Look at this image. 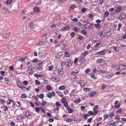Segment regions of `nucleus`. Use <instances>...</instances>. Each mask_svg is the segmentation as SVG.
I'll return each instance as SVG.
<instances>
[{"label": "nucleus", "instance_id": "obj_47", "mask_svg": "<svg viewBox=\"0 0 126 126\" xmlns=\"http://www.w3.org/2000/svg\"><path fill=\"white\" fill-rule=\"evenodd\" d=\"M51 88V86L50 85H48L47 87V88L48 90H50Z\"/></svg>", "mask_w": 126, "mask_h": 126}, {"label": "nucleus", "instance_id": "obj_15", "mask_svg": "<svg viewBox=\"0 0 126 126\" xmlns=\"http://www.w3.org/2000/svg\"><path fill=\"white\" fill-rule=\"evenodd\" d=\"M3 108V109L4 111H6L8 110V108L6 106H4L3 107H1V108Z\"/></svg>", "mask_w": 126, "mask_h": 126}, {"label": "nucleus", "instance_id": "obj_17", "mask_svg": "<svg viewBox=\"0 0 126 126\" xmlns=\"http://www.w3.org/2000/svg\"><path fill=\"white\" fill-rule=\"evenodd\" d=\"M102 60L103 59H102L100 58H99L97 60L96 62L98 63H100L102 62Z\"/></svg>", "mask_w": 126, "mask_h": 126}, {"label": "nucleus", "instance_id": "obj_61", "mask_svg": "<svg viewBox=\"0 0 126 126\" xmlns=\"http://www.w3.org/2000/svg\"><path fill=\"white\" fill-rule=\"evenodd\" d=\"M48 70L49 71H51L53 68V66H48Z\"/></svg>", "mask_w": 126, "mask_h": 126}, {"label": "nucleus", "instance_id": "obj_18", "mask_svg": "<svg viewBox=\"0 0 126 126\" xmlns=\"http://www.w3.org/2000/svg\"><path fill=\"white\" fill-rule=\"evenodd\" d=\"M77 7V6L75 5V4H73L70 7V8L72 9H74L75 8Z\"/></svg>", "mask_w": 126, "mask_h": 126}, {"label": "nucleus", "instance_id": "obj_64", "mask_svg": "<svg viewBox=\"0 0 126 126\" xmlns=\"http://www.w3.org/2000/svg\"><path fill=\"white\" fill-rule=\"evenodd\" d=\"M38 62V59L36 58L34 59L32 61V62L36 63Z\"/></svg>", "mask_w": 126, "mask_h": 126}, {"label": "nucleus", "instance_id": "obj_35", "mask_svg": "<svg viewBox=\"0 0 126 126\" xmlns=\"http://www.w3.org/2000/svg\"><path fill=\"white\" fill-rule=\"evenodd\" d=\"M67 109L68 110V112L70 113H72L73 111V110L72 109H69V108H67Z\"/></svg>", "mask_w": 126, "mask_h": 126}, {"label": "nucleus", "instance_id": "obj_12", "mask_svg": "<svg viewBox=\"0 0 126 126\" xmlns=\"http://www.w3.org/2000/svg\"><path fill=\"white\" fill-rule=\"evenodd\" d=\"M96 94V92H91L90 93V96L91 97H93Z\"/></svg>", "mask_w": 126, "mask_h": 126}, {"label": "nucleus", "instance_id": "obj_21", "mask_svg": "<svg viewBox=\"0 0 126 126\" xmlns=\"http://www.w3.org/2000/svg\"><path fill=\"white\" fill-rule=\"evenodd\" d=\"M2 10H4L6 12H10L8 9L6 8V7H4L2 8Z\"/></svg>", "mask_w": 126, "mask_h": 126}, {"label": "nucleus", "instance_id": "obj_45", "mask_svg": "<svg viewBox=\"0 0 126 126\" xmlns=\"http://www.w3.org/2000/svg\"><path fill=\"white\" fill-rule=\"evenodd\" d=\"M90 71V69L89 68H88L86 69L85 71V72L86 73H88Z\"/></svg>", "mask_w": 126, "mask_h": 126}, {"label": "nucleus", "instance_id": "obj_62", "mask_svg": "<svg viewBox=\"0 0 126 126\" xmlns=\"http://www.w3.org/2000/svg\"><path fill=\"white\" fill-rule=\"evenodd\" d=\"M72 120H73V119H70V118H69V119H67V120L66 122H70L72 121Z\"/></svg>", "mask_w": 126, "mask_h": 126}, {"label": "nucleus", "instance_id": "obj_43", "mask_svg": "<svg viewBox=\"0 0 126 126\" xmlns=\"http://www.w3.org/2000/svg\"><path fill=\"white\" fill-rule=\"evenodd\" d=\"M94 25L93 24L90 25L89 26V28L90 29H93L94 28Z\"/></svg>", "mask_w": 126, "mask_h": 126}, {"label": "nucleus", "instance_id": "obj_25", "mask_svg": "<svg viewBox=\"0 0 126 126\" xmlns=\"http://www.w3.org/2000/svg\"><path fill=\"white\" fill-rule=\"evenodd\" d=\"M18 86L20 88L22 89L23 90H24V88H25V87L24 86H21L19 85L18 83L17 84Z\"/></svg>", "mask_w": 126, "mask_h": 126}, {"label": "nucleus", "instance_id": "obj_11", "mask_svg": "<svg viewBox=\"0 0 126 126\" xmlns=\"http://www.w3.org/2000/svg\"><path fill=\"white\" fill-rule=\"evenodd\" d=\"M79 84L81 86L83 87L85 85V82L83 81H81L79 83Z\"/></svg>", "mask_w": 126, "mask_h": 126}, {"label": "nucleus", "instance_id": "obj_60", "mask_svg": "<svg viewBox=\"0 0 126 126\" xmlns=\"http://www.w3.org/2000/svg\"><path fill=\"white\" fill-rule=\"evenodd\" d=\"M26 10L25 9H24L22 11V13L21 14L22 15L23 14H25L26 13Z\"/></svg>", "mask_w": 126, "mask_h": 126}, {"label": "nucleus", "instance_id": "obj_48", "mask_svg": "<svg viewBox=\"0 0 126 126\" xmlns=\"http://www.w3.org/2000/svg\"><path fill=\"white\" fill-rule=\"evenodd\" d=\"M56 106H60L61 104H59V102H57L56 103Z\"/></svg>", "mask_w": 126, "mask_h": 126}, {"label": "nucleus", "instance_id": "obj_42", "mask_svg": "<svg viewBox=\"0 0 126 126\" xmlns=\"http://www.w3.org/2000/svg\"><path fill=\"white\" fill-rule=\"evenodd\" d=\"M97 71L98 72H100L102 73H104L105 72L104 70H98Z\"/></svg>", "mask_w": 126, "mask_h": 126}, {"label": "nucleus", "instance_id": "obj_26", "mask_svg": "<svg viewBox=\"0 0 126 126\" xmlns=\"http://www.w3.org/2000/svg\"><path fill=\"white\" fill-rule=\"evenodd\" d=\"M91 77L92 78H93L94 79H96L97 78V77L96 76H95V75L94 74H92L91 75Z\"/></svg>", "mask_w": 126, "mask_h": 126}, {"label": "nucleus", "instance_id": "obj_40", "mask_svg": "<svg viewBox=\"0 0 126 126\" xmlns=\"http://www.w3.org/2000/svg\"><path fill=\"white\" fill-rule=\"evenodd\" d=\"M34 73V71L32 69H31L30 71L29 72V74L30 75Z\"/></svg>", "mask_w": 126, "mask_h": 126}, {"label": "nucleus", "instance_id": "obj_28", "mask_svg": "<svg viewBox=\"0 0 126 126\" xmlns=\"http://www.w3.org/2000/svg\"><path fill=\"white\" fill-rule=\"evenodd\" d=\"M34 25V24L33 23H31L30 24H29V27L31 28H32V27H33Z\"/></svg>", "mask_w": 126, "mask_h": 126}, {"label": "nucleus", "instance_id": "obj_51", "mask_svg": "<svg viewBox=\"0 0 126 126\" xmlns=\"http://www.w3.org/2000/svg\"><path fill=\"white\" fill-rule=\"evenodd\" d=\"M109 117V115L108 114L105 115L104 116V117L105 119L107 118L108 117Z\"/></svg>", "mask_w": 126, "mask_h": 126}, {"label": "nucleus", "instance_id": "obj_34", "mask_svg": "<svg viewBox=\"0 0 126 126\" xmlns=\"http://www.w3.org/2000/svg\"><path fill=\"white\" fill-rule=\"evenodd\" d=\"M39 97L41 99H42L44 97V95L43 94H41L39 95Z\"/></svg>", "mask_w": 126, "mask_h": 126}, {"label": "nucleus", "instance_id": "obj_50", "mask_svg": "<svg viewBox=\"0 0 126 126\" xmlns=\"http://www.w3.org/2000/svg\"><path fill=\"white\" fill-rule=\"evenodd\" d=\"M116 123L117 124H118V123H120L121 125H122V126L123 124V123L121 121H117L116 122Z\"/></svg>", "mask_w": 126, "mask_h": 126}, {"label": "nucleus", "instance_id": "obj_46", "mask_svg": "<svg viewBox=\"0 0 126 126\" xmlns=\"http://www.w3.org/2000/svg\"><path fill=\"white\" fill-rule=\"evenodd\" d=\"M66 64V63L65 61L61 63V65L62 66H65Z\"/></svg>", "mask_w": 126, "mask_h": 126}, {"label": "nucleus", "instance_id": "obj_30", "mask_svg": "<svg viewBox=\"0 0 126 126\" xmlns=\"http://www.w3.org/2000/svg\"><path fill=\"white\" fill-rule=\"evenodd\" d=\"M94 26L97 29H99L100 27V25L99 24H95Z\"/></svg>", "mask_w": 126, "mask_h": 126}, {"label": "nucleus", "instance_id": "obj_57", "mask_svg": "<svg viewBox=\"0 0 126 126\" xmlns=\"http://www.w3.org/2000/svg\"><path fill=\"white\" fill-rule=\"evenodd\" d=\"M39 99V95H37L36 96L34 99H35L36 101H38V99Z\"/></svg>", "mask_w": 126, "mask_h": 126}, {"label": "nucleus", "instance_id": "obj_44", "mask_svg": "<svg viewBox=\"0 0 126 126\" xmlns=\"http://www.w3.org/2000/svg\"><path fill=\"white\" fill-rule=\"evenodd\" d=\"M72 20L75 22H77L78 21V20L77 18H76L73 19H72Z\"/></svg>", "mask_w": 126, "mask_h": 126}, {"label": "nucleus", "instance_id": "obj_2", "mask_svg": "<svg viewBox=\"0 0 126 126\" xmlns=\"http://www.w3.org/2000/svg\"><path fill=\"white\" fill-rule=\"evenodd\" d=\"M52 80L55 82H58L60 80V79L59 78H57L55 77L54 76H51Z\"/></svg>", "mask_w": 126, "mask_h": 126}, {"label": "nucleus", "instance_id": "obj_32", "mask_svg": "<svg viewBox=\"0 0 126 126\" xmlns=\"http://www.w3.org/2000/svg\"><path fill=\"white\" fill-rule=\"evenodd\" d=\"M11 102H12L13 103L14 102L11 99H9V100L8 101L7 103L8 104H10Z\"/></svg>", "mask_w": 126, "mask_h": 126}, {"label": "nucleus", "instance_id": "obj_49", "mask_svg": "<svg viewBox=\"0 0 126 126\" xmlns=\"http://www.w3.org/2000/svg\"><path fill=\"white\" fill-rule=\"evenodd\" d=\"M84 117L86 119H87L88 118L87 116L88 115H87V114H83V115Z\"/></svg>", "mask_w": 126, "mask_h": 126}, {"label": "nucleus", "instance_id": "obj_19", "mask_svg": "<svg viewBox=\"0 0 126 126\" xmlns=\"http://www.w3.org/2000/svg\"><path fill=\"white\" fill-rule=\"evenodd\" d=\"M10 34V32H9L7 33L5 35V37H4V38L5 39H7L9 36Z\"/></svg>", "mask_w": 126, "mask_h": 126}, {"label": "nucleus", "instance_id": "obj_58", "mask_svg": "<svg viewBox=\"0 0 126 126\" xmlns=\"http://www.w3.org/2000/svg\"><path fill=\"white\" fill-rule=\"evenodd\" d=\"M71 35L72 37H73L75 35V33L74 32H72L71 33Z\"/></svg>", "mask_w": 126, "mask_h": 126}, {"label": "nucleus", "instance_id": "obj_52", "mask_svg": "<svg viewBox=\"0 0 126 126\" xmlns=\"http://www.w3.org/2000/svg\"><path fill=\"white\" fill-rule=\"evenodd\" d=\"M68 92L69 91L68 90H66L64 91L63 93L65 94H66L68 93Z\"/></svg>", "mask_w": 126, "mask_h": 126}, {"label": "nucleus", "instance_id": "obj_16", "mask_svg": "<svg viewBox=\"0 0 126 126\" xmlns=\"http://www.w3.org/2000/svg\"><path fill=\"white\" fill-rule=\"evenodd\" d=\"M80 101V98H79L78 99L74 101V103H79Z\"/></svg>", "mask_w": 126, "mask_h": 126}, {"label": "nucleus", "instance_id": "obj_39", "mask_svg": "<svg viewBox=\"0 0 126 126\" xmlns=\"http://www.w3.org/2000/svg\"><path fill=\"white\" fill-rule=\"evenodd\" d=\"M12 0H7L6 2V3L7 4H10L12 2Z\"/></svg>", "mask_w": 126, "mask_h": 126}, {"label": "nucleus", "instance_id": "obj_53", "mask_svg": "<svg viewBox=\"0 0 126 126\" xmlns=\"http://www.w3.org/2000/svg\"><path fill=\"white\" fill-rule=\"evenodd\" d=\"M116 123V122H114L113 123H111L109 124V126H116L115 125V123Z\"/></svg>", "mask_w": 126, "mask_h": 126}, {"label": "nucleus", "instance_id": "obj_56", "mask_svg": "<svg viewBox=\"0 0 126 126\" xmlns=\"http://www.w3.org/2000/svg\"><path fill=\"white\" fill-rule=\"evenodd\" d=\"M54 121V119H52L51 118H49L48 119V121L50 122H53Z\"/></svg>", "mask_w": 126, "mask_h": 126}, {"label": "nucleus", "instance_id": "obj_24", "mask_svg": "<svg viewBox=\"0 0 126 126\" xmlns=\"http://www.w3.org/2000/svg\"><path fill=\"white\" fill-rule=\"evenodd\" d=\"M23 118V117L22 115H20L18 116L17 117V119L18 120H19L20 119H22Z\"/></svg>", "mask_w": 126, "mask_h": 126}, {"label": "nucleus", "instance_id": "obj_37", "mask_svg": "<svg viewBox=\"0 0 126 126\" xmlns=\"http://www.w3.org/2000/svg\"><path fill=\"white\" fill-rule=\"evenodd\" d=\"M42 104H41L43 106L45 105L46 104L47 102L44 100H42Z\"/></svg>", "mask_w": 126, "mask_h": 126}, {"label": "nucleus", "instance_id": "obj_22", "mask_svg": "<svg viewBox=\"0 0 126 126\" xmlns=\"http://www.w3.org/2000/svg\"><path fill=\"white\" fill-rule=\"evenodd\" d=\"M81 32L83 34L86 35L87 34V32H86L85 30H82L81 31Z\"/></svg>", "mask_w": 126, "mask_h": 126}, {"label": "nucleus", "instance_id": "obj_9", "mask_svg": "<svg viewBox=\"0 0 126 126\" xmlns=\"http://www.w3.org/2000/svg\"><path fill=\"white\" fill-rule=\"evenodd\" d=\"M34 11L36 12H39V9L38 7L36 6H35L33 8Z\"/></svg>", "mask_w": 126, "mask_h": 126}, {"label": "nucleus", "instance_id": "obj_1", "mask_svg": "<svg viewBox=\"0 0 126 126\" xmlns=\"http://www.w3.org/2000/svg\"><path fill=\"white\" fill-rule=\"evenodd\" d=\"M55 93L54 92L52 91L51 93H48L47 94V95L48 97L49 98H51L52 96H54L55 95Z\"/></svg>", "mask_w": 126, "mask_h": 126}, {"label": "nucleus", "instance_id": "obj_6", "mask_svg": "<svg viewBox=\"0 0 126 126\" xmlns=\"http://www.w3.org/2000/svg\"><path fill=\"white\" fill-rule=\"evenodd\" d=\"M87 114L88 116H90L92 115H95V114H94V113L93 111H89Z\"/></svg>", "mask_w": 126, "mask_h": 126}, {"label": "nucleus", "instance_id": "obj_14", "mask_svg": "<svg viewBox=\"0 0 126 126\" xmlns=\"http://www.w3.org/2000/svg\"><path fill=\"white\" fill-rule=\"evenodd\" d=\"M61 69H57V70L59 72V74L60 76L62 75L63 74V72L61 71V70L62 69V67H61Z\"/></svg>", "mask_w": 126, "mask_h": 126}, {"label": "nucleus", "instance_id": "obj_63", "mask_svg": "<svg viewBox=\"0 0 126 126\" xmlns=\"http://www.w3.org/2000/svg\"><path fill=\"white\" fill-rule=\"evenodd\" d=\"M114 50L116 52L118 51L119 50V49L118 48H117L116 47H114Z\"/></svg>", "mask_w": 126, "mask_h": 126}, {"label": "nucleus", "instance_id": "obj_31", "mask_svg": "<svg viewBox=\"0 0 126 126\" xmlns=\"http://www.w3.org/2000/svg\"><path fill=\"white\" fill-rule=\"evenodd\" d=\"M35 82L36 85H40V81L38 80H35Z\"/></svg>", "mask_w": 126, "mask_h": 126}, {"label": "nucleus", "instance_id": "obj_55", "mask_svg": "<svg viewBox=\"0 0 126 126\" xmlns=\"http://www.w3.org/2000/svg\"><path fill=\"white\" fill-rule=\"evenodd\" d=\"M122 111V109L121 108L119 109L118 110L116 111L117 112H121Z\"/></svg>", "mask_w": 126, "mask_h": 126}, {"label": "nucleus", "instance_id": "obj_3", "mask_svg": "<svg viewBox=\"0 0 126 126\" xmlns=\"http://www.w3.org/2000/svg\"><path fill=\"white\" fill-rule=\"evenodd\" d=\"M126 65L125 64H121L120 65L118 70H122L125 69L126 68L125 67V66Z\"/></svg>", "mask_w": 126, "mask_h": 126}, {"label": "nucleus", "instance_id": "obj_33", "mask_svg": "<svg viewBox=\"0 0 126 126\" xmlns=\"http://www.w3.org/2000/svg\"><path fill=\"white\" fill-rule=\"evenodd\" d=\"M84 38V37L82 36L79 35L78 36V39L80 40H82Z\"/></svg>", "mask_w": 126, "mask_h": 126}, {"label": "nucleus", "instance_id": "obj_54", "mask_svg": "<svg viewBox=\"0 0 126 126\" xmlns=\"http://www.w3.org/2000/svg\"><path fill=\"white\" fill-rule=\"evenodd\" d=\"M100 43H97L96 44V45L94 46L95 47H97L99 46L100 45Z\"/></svg>", "mask_w": 126, "mask_h": 126}, {"label": "nucleus", "instance_id": "obj_23", "mask_svg": "<svg viewBox=\"0 0 126 126\" xmlns=\"http://www.w3.org/2000/svg\"><path fill=\"white\" fill-rule=\"evenodd\" d=\"M65 88V87L64 86H61L60 87L59 89L60 90H63Z\"/></svg>", "mask_w": 126, "mask_h": 126}, {"label": "nucleus", "instance_id": "obj_59", "mask_svg": "<svg viewBox=\"0 0 126 126\" xmlns=\"http://www.w3.org/2000/svg\"><path fill=\"white\" fill-rule=\"evenodd\" d=\"M88 52L87 51H85L83 52L82 53V54L83 55H86L88 53Z\"/></svg>", "mask_w": 126, "mask_h": 126}, {"label": "nucleus", "instance_id": "obj_13", "mask_svg": "<svg viewBox=\"0 0 126 126\" xmlns=\"http://www.w3.org/2000/svg\"><path fill=\"white\" fill-rule=\"evenodd\" d=\"M34 76L38 78V77H42L43 75L41 74H40L39 75L38 74H35L34 75Z\"/></svg>", "mask_w": 126, "mask_h": 126}, {"label": "nucleus", "instance_id": "obj_10", "mask_svg": "<svg viewBox=\"0 0 126 126\" xmlns=\"http://www.w3.org/2000/svg\"><path fill=\"white\" fill-rule=\"evenodd\" d=\"M122 10L121 7H117L115 10V11L117 13L120 11Z\"/></svg>", "mask_w": 126, "mask_h": 126}, {"label": "nucleus", "instance_id": "obj_27", "mask_svg": "<svg viewBox=\"0 0 126 126\" xmlns=\"http://www.w3.org/2000/svg\"><path fill=\"white\" fill-rule=\"evenodd\" d=\"M64 54L65 56L66 57H68L70 56L69 54L67 52H65Z\"/></svg>", "mask_w": 126, "mask_h": 126}, {"label": "nucleus", "instance_id": "obj_8", "mask_svg": "<svg viewBox=\"0 0 126 126\" xmlns=\"http://www.w3.org/2000/svg\"><path fill=\"white\" fill-rule=\"evenodd\" d=\"M72 62L71 60L68 62L66 65V67H69L72 65Z\"/></svg>", "mask_w": 126, "mask_h": 126}, {"label": "nucleus", "instance_id": "obj_7", "mask_svg": "<svg viewBox=\"0 0 126 126\" xmlns=\"http://www.w3.org/2000/svg\"><path fill=\"white\" fill-rule=\"evenodd\" d=\"M105 51V50L103 49L101 51H99V52L96 53L98 55H103L104 54Z\"/></svg>", "mask_w": 126, "mask_h": 126}, {"label": "nucleus", "instance_id": "obj_29", "mask_svg": "<svg viewBox=\"0 0 126 126\" xmlns=\"http://www.w3.org/2000/svg\"><path fill=\"white\" fill-rule=\"evenodd\" d=\"M113 75V74L108 75L107 76L106 78L108 79H109L112 78Z\"/></svg>", "mask_w": 126, "mask_h": 126}, {"label": "nucleus", "instance_id": "obj_5", "mask_svg": "<svg viewBox=\"0 0 126 126\" xmlns=\"http://www.w3.org/2000/svg\"><path fill=\"white\" fill-rule=\"evenodd\" d=\"M70 28V27L69 26H67L62 28V30L63 31H65L66 30H68Z\"/></svg>", "mask_w": 126, "mask_h": 126}, {"label": "nucleus", "instance_id": "obj_41", "mask_svg": "<svg viewBox=\"0 0 126 126\" xmlns=\"http://www.w3.org/2000/svg\"><path fill=\"white\" fill-rule=\"evenodd\" d=\"M87 10L85 8H83L81 9V12L82 13H84L87 11Z\"/></svg>", "mask_w": 126, "mask_h": 126}, {"label": "nucleus", "instance_id": "obj_4", "mask_svg": "<svg viewBox=\"0 0 126 126\" xmlns=\"http://www.w3.org/2000/svg\"><path fill=\"white\" fill-rule=\"evenodd\" d=\"M125 17V16L124 14H121L120 16L118 17V19L120 20H122Z\"/></svg>", "mask_w": 126, "mask_h": 126}, {"label": "nucleus", "instance_id": "obj_36", "mask_svg": "<svg viewBox=\"0 0 126 126\" xmlns=\"http://www.w3.org/2000/svg\"><path fill=\"white\" fill-rule=\"evenodd\" d=\"M90 90V88H85L83 89V90L85 91H89Z\"/></svg>", "mask_w": 126, "mask_h": 126}, {"label": "nucleus", "instance_id": "obj_38", "mask_svg": "<svg viewBox=\"0 0 126 126\" xmlns=\"http://www.w3.org/2000/svg\"><path fill=\"white\" fill-rule=\"evenodd\" d=\"M109 117H113L114 115V114L113 112H111L109 115Z\"/></svg>", "mask_w": 126, "mask_h": 126}, {"label": "nucleus", "instance_id": "obj_20", "mask_svg": "<svg viewBox=\"0 0 126 126\" xmlns=\"http://www.w3.org/2000/svg\"><path fill=\"white\" fill-rule=\"evenodd\" d=\"M79 29L76 27H75L73 29V30L75 32H78Z\"/></svg>", "mask_w": 126, "mask_h": 126}]
</instances>
